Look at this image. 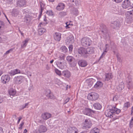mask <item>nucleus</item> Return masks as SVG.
Masks as SVG:
<instances>
[{"label": "nucleus", "mask_w": 133, "mask_h": 133, "mask_svg": "<svg viewBox=\"0 0 133 133\" xmlns=\"http://www.w3.org/2000/svg\"><path fill=\"white\" fill-rule=\"evenodd\" d=\"M14 49V48H11L9 50L7 51H6V52L5 53V54L6 55L9 54L10 52L12 51Z\"/></svg>", "instance_id": "864d4df0"}, {"label": "nucleus", "mask_w": 133, "mask_h": 133, "mask_svg": "<svg viewBox=\"0 0 133 133\" xmlns=\"http://www.w3.org/2000/svg\"><path fill=\"white\" fill-rule=\"evenodd\" d=\"M133 124V122L130 121V122L129 127L131 128L132 127Z\"/></svg>", "instance_id": "e2e57ef3"}, {"label": "nucleus", "mask_w": 133, "mask_h": 133, "mask_svg": "<svg viewBox=\"0 0 133 133\" xmlns=\"http://www.w3.org/2000/svg\"><path fill=\"white\" fill-rule=\"evenodd\" d=\"M10 79V76L7 75L2 76L1 78V82L3 84L8 83Z\"/></svg>", "instance_id": "423d86ee"}, {"label": "nucleus", "mask_w": 133, "mask_h": 133, "mask_svg": "<svg viewBox=\"0 0 133 133\" xmlns=\"http://www.w3.org/2000/svg\"><path fill=\"white\" fill-rule=\"evenodd\" d=\"M55 73L57 74V75L60 76L62 75V72H61V71L59 70L57 68H55Z\"/></svg>", "instance_id": "ea45409f"}, {"label": "nucleus", "mask_w": 133, "mask_h": 133, "mask_svg": "<svg viewBox=\"0 0 133 133\" xmlns=\"http://www.w3.org/2000/svg\"><path fill=\"white\" fill-rule=\"evenodd\" d=\"M109 46L108 44H106L105 45V50L104 52L102 54L101 56L100 57L98 61H99L103 57V56H104L105 54V53H106L107 51L109 50Z\"/></svg>", "instance_id": "4be33fe9"}, {"label": "nucleus", "mask_w": 133, "mask_h": 133, "mask_svg": "<svg viewBox=\"0 0 133 133\" xmlns=\"http://www.w3.org/2000/svg\"><path fill=\"white\" fill-rule=\"evenodd\" d=\"M28 40H29L28 39H26L24 41L22 42L23 44L21 45V48H23L26 46Z\"/></svg>", "instance_id": "c9c22d12"}, {"label": "nucleus", "mask_w": 133, "mask_h": 133, "mask_svg": "<svg viewBox=\"0 0 133 133\" xmlns=\"http://www.w3.org/2000/svg\"><path fill=\"white\" fill-rule=\"evenodd\" d=\"M113 76L110 73L105 74L104 80L105 81H108L112 79Z\"/></svg>", "instance_id": "a211bd4d"}, {"label": "nucleus", "mask_w": 133, "mask_h": 133, "mask_svg": "<svg viewBox=\"0 0 133 133\" xmlns=\"http://www.w3.org/2000/svg\"><path fill=\"white\" fill-rule=\"evenodd\" d=\"M82 45L85 47H87L91 44L92 41L90 38L87 37L82 38L81 41Z\"/></svg>", "instance_id": "7ed1b4c3"}, {"label": "nucleus", "mask_w": 133, "mask_h": 133, "mask_svg": "<svg viewBox=\"0 0 133 133\" xmlns=\"http://www.w3.org/2000/svg\"><path fill=\"white\" fill-rule=\"evenodd\" d=\"M102 86L103 83L102 82L100 81H98L95 84L94 87L95 88L98 89L102 87Z\"/></svg>", "instance_id": "aec40b11"}, {"label": "nucleus", "mask_w": 133, "mask_h": 133, "mask_svg": "<svg viewBox=\"0 0 133 133\" xmlns=\"http://www.w3.org/2000/svg\"><path fill=\"white\" fill-rule=\"evenodd\" d=\"M76 0H71V3L72 4V5L75 6V3L76 2Z\"/></svg>", "instance_id": "4d7b16f0"}, {"label": "nucleus", "mask_w": 133, "mask_h": 133, "mask_svg": "<svg viewBox=\"0 0 133 133\" xmlns=\"http://www.w3.org/2000/svg\"><path fill=\"white\" fill-rule=\"evenodd\" d=\"M4 25V23L2 21L0 20V30L1 28H3Z\"/></svg>", "instance_id": "de8ad7c7"}, {"label": "nucleus", "mask_w": 133, "mask_h": 133, "mask_svg": "<svg viewBox=\"0 0 133 133\" xmlns=\"http://www.w3.org/2000/svg\"><path fill=\"white\" fill-rule=\"evenodd\" d=\"M47 97L49 98L50 99H55V97L51 93L50 94L47 95Z\"/></svg>", "instance_id": "4c0bfd02"}, {"label": "nucleus", "mask_w": 133, "mask_h": 133, "mask_svg": "<svg viewBox=\"0 0 133 133\" xmlns=\"http://www.w3.org/2000/svg\"><path fill=\"white\" fill-rule=\"evenodd\" d=\"M78 54L84 57L87 58L88 56V55H87L86 49L83 47H81L79 48L78 49Z\"/></svg>", "instance_id": "39448f33"}, {"label": "nucleus", "mask_w": 133, "mask_h": 133, "mask_svg": "<svg viewBox=\"0 0 133 133\" xmlns=\"http://www.w3.org/2000/svg\"><path fill=\"white\" fill-rule=\"evenodd\" d=\"M43 24L42 22H41L39 24L38 26V27H39V28L38 30V32L39 35H42L44 32H45L46 31V29L44 28H39V27H41V25H43Z\"/></svg>", "instance_id": "4468645a"}, {"label": "nucleus", "mask_w": 133, "mask_h": 133, "mask_svg": "<svg viewBox=\"0 0 133 133\" xmlns=\"http://www.w3.org/2000/svg\"><path fill=\"white\" fill-rule=\"evenodd\" d=\"M51 116V115L50 114L45 112L42 115L41 117L43 119L46 120L50 118Z\"/></svg>", "instance_id": "f3484780"}, {"label": "nucleus", "mask_w": 133, "mask_h": 133, "mask_svg": "<svg viewBox=\"0 0 133 133\" xmlns=\"http://www.w3.org/2000/svg\"><path fill=\"white\" fill-rule=\"evenodd\" d=\"M99 29L100 33L104 39L110 38V33L105 25L103 24H101L100 25Z\"/></svg>", "instance_id": "f03ea898"}, {"label": "nucleus", "mask_w": 133, "mask_h": 133, "mask_svg": "<svg viewBox=\"0 0 133 133\" xmlns=\"http://www.w3.org/2000/svg\"><path fill=\"white\" fill-rule=\"evenodd\" d=\"M54 38L55 40L59 42L61 38V35L60 33L56 32L54 35Z\"/></svg>", "instance_id": "412c9836"}, {"label": "nucleus", "mask_w": 133, "mask_h": 133, "mask_svg": "<svg viewBox=\"0 0 133 133\" xmlns=\"http://www.w3.org/2000/svg\"><path fill=\"white\" fill-rule=\"evenodd\" d=\"M87 50V55L93 53L94 51V48L92 47L88 48L86 49Z\"/></svg>", "instance_id": "393cba45"}, {"label": "nucleus", "mask_w": 133, "mask_h": 133, "mask_svg": "<svg viewBox=\"0 0 133 133\" xmlns=\"http://www.w3.org/2000/svg\"><path fill=\"white\" fill-rule=\"evenodd\" d=\"M124 84L123 83L119 84L117 87V89L119 91H121L122 90L123 88H124Z\"/></svg>", "instance_id": "c85d7f7f"}, {"label": "nucleus", "mask_w": 133, "mask_h": 133, "mask_svg": "<svg viewBox=\"0 0 133 133\" xmlns=\"http://www.w3.org/2000/svg\"><path fill=\"white\" fill-rule=\"evenodd\" d=\"M23 76H18L15 77L14 79L15 83L17 84L21 83L23 81Z\"/></svg>", "instance_id": "9b49d317"}, {"label": "nucleus", "mask_w": 133, "mask_h": 133, "mask_svg": "<svg viewBox=\"0 0 133 133\" xmlns=\"http://www.w3.org/2000/svg\"><path fill=\"white\" fill-rule=\"evenodd\" d=\"M98 97V94L95 92H92L89 94L88 98L92 101L97 100Z\"/></svg>", "instance_id": "0eeeda50"}, {"label": "nucleus", "mask_w": 133, "mask_h": 133, "mask_svg": "<svg viewBox=\"0 0 133 133\" xmlns=\"http://www.w3.org/2000/svg\"><path fill=\"white\" fill-rule=\"evenodd\" d=\"M70 129L69 130H72L73 133H76L77 132L78 130L75 127H70L69 128Z\"/></svg>", "instance_id": "473e14b6"}, {"label": "nucleus", "mask_w": 133, "mask_h": 133, "mask_svg": "<svg viewBox=\"0 0 133 133\" xmlns=\"http://www.w3.org/2000/svg\"><path fill=\"white\" fill-rule=\"evenodd\" d=\"M34 133H41V132H40L38 130L37 131L36 130H35V131H34Z\"/></svg>", "instance_id": "774afa93"}, {"label": "nucleus", "mask_w": 133, "mask_h": 133, "mask_svg": "<svg viewBox=\"0 0 133 133\" xmlns=\"http://www.w3.org/2000/svg\"><path fill=\"white\" fill-rule=\"evenodd\" d=\"M26 3V1L25 0H19L17 2V4L19 7H25Z\"/></svg>", "instance_id": "2eb2a0df"}, {"label": "nucleus", "mask_w": 133, "mask_h": 133, "mask_svg": "<svg viewBox=\"0 0 133 133\" xmlns=\"http://www.w3.org/2000/svg\"><path fill=\"white\" fill-rule=\"evenodd\" d=\"M80 0H76V2L75 3V6H78L80 4Z\"/></svg>", "instance_id": "c03bdc74"}, {"label": "nucleus", "mask_w": 133, "mask_h": 133, "mask_svg": "<svg viewBox=\"0 0 133 133\" xmlns=\"http://www.w3.org/2000/svg\"><path fill=\"white\" fill-rule=\"evenodd\" d=\"M93 107L95 109L99 110L101 109L102 106L99 103H96L93 104Z\"/></svg>", "instance_id": "b1692460"}, {"label": "nucleus", "mask_w": 133, "mask_h": 133, "mask_svg": "<svg viewBox=\"0 0 133 133\" xmlns=\"http://www.w3.org/2000/svg\"><path fill=\"white\" fill-rule=\"evenodd\" d=\"M130 106V104L129 102H127L124 104V107H126L127 108L129 107Z\"/></svg>", "instance_id": "a18cd8bd"}, {"label": "nucleus", "mask_w": 133, "mask_h": 133, "mask_svg": "<svg viewBox=\"0 0 133 133\" xmlns=\"http://www.w3.org/2000/svg\"><path fill=\"white\" fill-rule=\"evenodd\" d=\"M65 57L64 56H60L59 57V61L63 62Z\"/></svg>", "instance_id": "8fccbe9b"}, {"label": "nucleus", "mask_w": 133, "mask_h": 133, "mask_svg": "<svg viewBox=\"0 0 133 133\" xmlns=\"http://www.w3.org/2000/svg\"><path fill=\"white\" fill-rule=\"evenodd\" d=\"M46 13L49 16H52L53 15L52 11L51 10H47Z\"/></svg>", "instance_id": "a19ab883"}, {"label": "nucleus", "mask_w": 133, "mask_h": 133, "mask_svg": "<svg viewBox=\"0 0 133 133\" xmlns=\"http://www.w3.org/2000/svg\"><path fill=\"white\" fill-rule=\"evenodd\" d=\"M110 26L112 28L115 30L118 29L120 26V22L118 21H114L111 23Z\"/></svg>", "instance_id": "1a4fd4ad"}, {"label": "nucleus", "mask_w": 133, "mask_h": 133, "mask_svg": "<svg viewBox=\"0 0 133 133\" xmlns=\"http://www.w3.org/2000/svg\"><path fill=\"white\" fill-rule=\"evenodd\" d=\"M40 4L41 6V7L42 8H44V6L45 5V4H44L42 2H40Z\"/></svg>", "instance_id": "680f3d73"}, {"label": "nucleus", "mask_w": 133, "mask_h": 133, "mask_svg": "<svg viewBox=\"0 0 133 133\" xmlns=\"http://www.w3.org/2000/svg\"><path fill=\"white\" fill-rule=\"evenodd\" d=\"M22 119V117H19L18 119V121L17 123V124H18L19 123L21 120Z\"/></svg>", "instance_id": "0e129e2a"}, {"label": "nucleus", "mask_w": 133, "mask_h": 133, "mask_svg": "<svg viewBox=\"0 0 133 133\" xmlns=\"http://www.w3.org/2000/svg\"><path fill=\"white\" fill-rule=\"evenodd\" d=\"M70 99V98H66L65 100L64 104H65L66 103L69 101Z\"/></svg>", "instance_id": "052dcab7"}, {"label": "nucleus", "mask_w": 133, "mask_h": 133, "mask_svg": "<svg viewBox=\"0 0 133 133\" xmlns=\"http://www.w3.org/2000/svg\"><path fill=\"white\" fill-rule=\"evenodd\" d=\"M74 41V38L73 36L70 35L67 37L65 39V42L66 44H69L73 43Z\"/></svg>", "instance_id": "9d476101"}, {"label": "nucleus", "mask_w": 133, "mask_h": 133, "mask_svg": "<svg viewBox=\"0 0 133 133\" xmlns=\"http://www.w3.org/2000/svg\"><path fill=\"white\" fill-rule=\"evenodd\" d=\"M84 114L89 116H91L95 112V111L88 108H85L83 111Z\"/></svg>", "instance_id": "6e6552de"}, {"label": "nucleus", "mask_w": 133, "mask_h": 133, "mask_svg": "<svg viewBox=\"0 0 133 133\" xmlns=\"http://www.w3.org/2000/svg\"><path fill=\"white\" fill-rule=\"evenodd\" d=\"M99 129L95 127L91 130L90 133H99Z\"/></svg>", "instance_id": "cd10ccee"}, {"label": "nucleus", "mask_w": 133, "mask_h": 133, "mask_svg": "<svg viewBox=\"0 0 133 133\" xmlns=\"http://www.w3.org/2000/svg\"><path fill=\"white\" fill-rule=\"evenodd\" d=\"M79 65L82 67H84L86 66L87 64V61L84 60H79L78 62Z\"/></svg>", "instance_id": "dca6fc26"}, {"label": "nucleus", "mask_w": 133, "mask_h": 133, "mask_svg": "<svg viewBox=\"0 0 133 133\" xmlns=\"http://www.w3.org/2000/svg\"><path fill=\"white\" fill-rule=\"evenodd\" d=\"M119 96L117 95L114 96L113 98V100L114 101H116L118 100L119 98Z\"/></svg>", "instance_id": "49530a36"}, {"label": "nucleus", "mask_w": 133, "mask_h": 133, "mask_svg": "<svg viewBox=\"0 0 133 133\" xmlns=\"http://www.w3.org/2000/svg\"><path fill=\"white\" fill-rule=\"evenodd\" d=\"M127 15L130 16H133V10L130 11H127Z\"/></svg>", "instance_id": "79ce46f5"}, {"label": "nucleus", "mask_w": 133, "mask_h": 133, "mask_svg": "<svg viewBox=\"0 0 133 133\" xmlns=\"http://www.w3.org/2000/svg\"><path fill=\"white\" fill-rule=\"evenodd\" d=\"M130 5V2L129 0H125L122 4V7L123 8L126 9L128 8Z\"/></svg>", "instance_id": "ddd939ff"}, {"label": "nucleus", "mask_w": 133, "mask_h": 133, "mask_svg": "<svg viewBox=\"0 0 133 133\" xmlns=\"http://www.w3.org/2000/svg\"><path fill=\"white\" fill-rule=\"evenodd\" d=\"M70 129L69 128L67 130V133H73L72 130H69Z\"/></svg>", "instance_id": "338daca9"}, {"label": "nucleus", "mask_w": 133, "mask_h": 133, "mask_svg": "<svg viewBox=\"0 0 133 133\" xmlns=\"http://www.w3.org/2000/svg\"><path fill=\"white\" fill-rule=\"evenodd\" d=\"M73 46L72 45H70L69 47V51L71 52L72 50Z\"/></svg>", "instance_id": "13d9d810"}, {"label": "nucleus", "mask_w": 133, "mask_h": 133, "mask_svg": "<svg viewBox=\"0 0 133 133\" xmlns=\"http://www.w3.org/2000/svg\"><path fill=\"white\" fill-rule=\"evenodd\" d=\"M24 122H22L19 125V127L18 128L19 129L22 130V126L24 124Z\"/></svg>", "instance_id": "603ef678"}, {"label": "nucleus", "mask_w": 133, "mask_h": 133, "mask_svg": "<svg viewBox=\"0 0 133 133\" xmlns=\"http://www.w3.org/2000/svg\"><path fill=\"white\" fill-rule=\"evenodd\" d=\"M61 49L62 52L64 53H66L68 51V49L65 46H62L61 47Z\"/></svg>", "instance_id": "e433bc0d"}, {"label": "nucleus", "mask_w": 133, "mask_h": 133, "mask_svg": "<svg viewBox=\"0 0 133 133\" xmlns=\"http://www.w3.org/2000/svg\"><path fill=\"white\" fill-rule=\"evenodd\" d=\"M122 0H114V1L117 3H119L121 2Z\"/></svg>", "instance_id": "69168bd1"}, {"label": "nucleus", "mask_w": 133, "mask_h": 133, "mask_svg": "<svg viewBox=\"0 0 133 133\" xmlns=\"http://www.w3.org/2000/svg\"><path fill=\"white\" fill-rule=\"evenodd\" d=\"M28 104L29 103H28L25 104L24 105H22V109H24L28 105Z\"/></svg>", "instance_id": "bf43d9fd"}, {"label": "nucleus", "mask_w": 133, "mask_h": 133, "mask_svg": "<svg viewBox=\"0 0 133 133\" xmlns=\"http://www.w3.org/2000/svg\"><path fill=\"white\" fill-rule=\"evenodd\" d=\"M30 21L31 18L30 17H28V15H27L24 18V21L25 22L27 23H29Z\"/></svg>", "instance_id": "72a5a7b5"}, {"label": "nucleus", "mask_w": 133, "mask_h": 133, "mask_svg": "<svg viewBox=\"0 0 133 133\" xmlns=\"http://www.w3.org/2000/svg\"><path fill=\"white\" fill-rule=\"evenodd\" d=\"M59 15L60 17H63L67 15V13L66 12L62 11L60 12L59 13Z\"/></svg>", "instance_id": "58836bf2"}, {"label": "nucleus", "mask_w": 133, "mask_h": 133, "mask_svg": "<svg viewBox=\"0 0 133 133\" xmlns=\"http://www.w3.org/2000/svg\"><path fill=\"white\" fill-rule=\"evenodd\" d=\"M9 74L11 76H12L16 74L14 70H11L10 72H9Z\"/></svg>", "instance_id": "37998d69"}, {"label": "nucleus", "mask_w": 133, "mask_h": 133, "mask_svg": "<svg viewBox=\"0 0 133 133\" xmlns=\"http://www.w3.org/2000/svg\"><path fill=\"white\" fill-rule=\"evenodd\" d=\"M75 58L72 56H68L66 58V59L69 64L72 61H74Z\"/></svg>", "instance_id": "c756f323"}, {"label": "nucleus", "mask_w": 133, "mask_h": 133, "mask_svg": "<svg viewBox=\"0 0 133 133\" xmlns=\"http://www.w3.org/2000/svg\"><path fill=\"white\" fill-rule=\"evenodd\" d=\"M71 72L68 70H66L62 72V75L66 78H69L71 76Z\"/></svg>", "instance_id": "f8f14e48"}, {"label": "nucleus", "mask_w": 133, "mask_h": 133, "mask_svg": "<svg viewBox=\"0 0 133 133\" xmlns=\"http://www.w3.org/2000/svg\"><path fill=\"white\" fill-rule=\"evenodd\" d=\"M14 70L15 72V73H16V74H20L21 73L19 69H15Z\"/></svg>", "instance_id": "6e6d98bb"}, {"label": "nucleus", "mask_w": 133, "mask_h": 133, "mask_svg": "<svg viewBox=\"0 0 133 133\" xmlns=\"http://www.w3.org/2000/svg\"><path fill=\"white\" fill-rule=\"evenodd\" d=\"M131 83L130 81H129L128 82L127 84V87L129 89H130V88H131Z\"/></svg>", "instance_id": "09e8293b"}, {"label": "nucleus", "mask_w": 133, "mask_h": 133, "mask_svg": "<svg viewBox=\"0 0 133 133\" xmlns=\"http://www.w3.org/2000/svg\"><path fill=\"white\" fill-rule=\"evenodd\" d=\"M51 93V92L50 90H46L45 94L47 97V95L50 94Z\"/></svg>", "instance_id": "3c124183"}, {"label": "nucleus", "mask_w": 133, "mask_h": 133, "mask_svg": "<svg viewBox=\"0 0 133 133\" xmlns=\"http://www.w3.org/2000/svg\"><path fill=\"white\" fill-rule=\"evenodd\" d=\"M47 130V129L46 127L42 125H41L38 129V131L41 133L45 132Z\"/></svg>", "instance_id": "5701e85b"}, {"label": "nucleus", "mask_w": 133, "mask_h": 133, "mask_svg": "<svg viewBox=\"0 0 133 133\" xmlns=\"http://www.w3.org/2000/svg\"><path fill=\"white\" fill-rule=\"evenodd\" d=\"M77 61L75 58L74 59V61H72L69 64L71 67H74L76 65Z\"/></svg>", "instance_id": "f704fd0d"}, {"label": "nucleus", "mask_w": 133, "mask_h": 133, "mask_svg": "<svg viewBox=\"0 0 133 133\" xmlns=\"http://www.w3.org/2000/svg\"><path fill=\"white\" fill-rule=\"evenodd\" d=\"M89 82L88 83V86L90 87H91L93 84L95 82V80L93 79H90L89 80Z\"/></svg>", "instance_id": "2f4dec72"}, {"label": "nucleus", "mask_w": 133, "mask_h": 133, "mask_svg": "<svg viewBox=\"0 0 133 133\" xmlns=\"http://www.w3.org/2000/svg\"><path fill=\"white\" fill-rule=\"evenodd\" d=\"M63 62L61 61H58L56 63V65L58 67L61 69H62L64 68V64Z\"/></svg>", "instance_id": "a878e982"}, {"label": "nucleus", "mask_w": 133, "mask_h": 133, "mask_svg": "<svg viewBox=\"0 0 133 133\" xmlns=\"http://www.w3.org/2000/svg\"><path fill=\"white\" fill-rule=\"evenodd\" d=\"M65 6L64 4L62 3H59L56 7L57 10L58 11H60L63 10Z\"/></svg>", "instance_id": "6ab92c4d"}, {"label": "nucleus", "mask_w": 133, "mask_h": 133, "mask_svg": "<svg viewBox=\"0 0 133 133\" xmlns=\"http://www.w3.org/2000/svg\"><path fill=\"white\" fill-rule=\"evenodd\" d=\"M83 125L82 128L83 129L88 130L90 128L92 125L91 122L89 119H85L83 122Z\"/></svg>", "instance_id": "20e7f679"}, {"label": "nucleus", "mask_w": 133, "mask_h": 133, "mask_svg": "<svg viewBox=\"0 0 133 133\" xmlns=\"http://www.w3.org/2000/svg\"><path fill=\"white\" fill-rule=\"evenodd\" d=\"M107 109L105 112V115L107 116L110 118L115 117V116H116V115L118 114L121 111V110L117 108L116 106H108Z\"/></svg>", "instance_id": "f257e3e1"}, {"label": "nucleus", "mask_w": 133, "mask_h": 133, "mask_svg": "<svg viewBox=\"0 0 133 133\" xmlns=\"http://www.w3.org/2000/svg\"><path fill=\"white\" fill-rule=\"evenodd\" d=\"M70 11L71 13L76 15H77L78 13L77 9L75 8H71Z\"/></svg>", "instance_id": "bb28decb"}, {"label": "nucleus", "mask_w": 133, "mask_h": 133, "mask_svg": "<svg viewBox=\"0 0 133 133\" xmlns=\"http://www.w3.org/2000/svg\"><path fill=\"white\" fill-rule=\"evenodd\" d=\"M13 12L14 14H16L17 15L19 13V11L15 9L14 10H13Z\"/></svg>", "instance_id": "5fc2aeb1"}, {"label": "nucleus", "mask_w": 133, "mask_h": 133, "mask_svg": "<svg viewBox=\"0 0 133 133\" xmlns=\"http://www.w3.org/2000/svg\"><path fill=\"white\" fill-rule=\"evenodd\" d=\"M16 91L15 90L13 89H10L9 91V94L10 96H12L13 97L16 94Z\"/></svg>", "instance_id": "7c9ffc66"}]
</instances>
